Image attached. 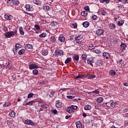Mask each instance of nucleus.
<instances>
[{"mask_svg":"<svg viewBox=\"0 0 128 128\" xmlns=\"http://www.w3.org/2000/svg\"><path fill=\"white\" fill-rule=\"evenodd\" d=\"M18 31H10V32H7L5 34L4 36L7 38H12V36H16V34H17Z\"/></svg>","mask_w":128,"mask_h":128,"instance_id":"1","label":"nucleus"},{"mask_svg":"<svg viewBox=\"0 0 128 128\" xmlns=\"http://www.w3.org/2000/svg\"><path fill=\"white\" fill-rule=\"evenodd\" d=\"M106 104V108H114V106H118V104L116 102H114L112 101H110L105 104Z\"/></svg>","mask_w":128,"mask_h":128,"instance_id":"2","label":"nucleus"},{"mask_svg":"<svg viewBox=\"0 0 128 128\" xmlns=\"http://www.w3.org/2000/svg\"><path fill=\"white\" fill-rule=\"evenodd\" d=\"M54 54V56H58L59 54L60 56H64V51L57 49L55 50Z\"/></svg>","mask_w":128,"mask_h":128,"instance_id":"3","label":"nucleus"},{"mask_svg":"<svg viewBox=\"0 0 128 128\" xmlns=\"http://www.w3.org/2000/svg\"><path fill=\"white\" fill-rule=\"evenodd\" d=\"M26 124H28V126H34V122L30 120L27 119L25 120Z\"/></svg>","mask_w":128,"mask_h":128,"instance_id":"4","label":"nucleus"},{"mask_svg":"<svg viewBox=\"0 0 128 128\" xmlns=\"http://www.w3.org/2000/svg\"><path fill=\"white\" fill-rule=\"evenodd\" d=\"M96 34L97 36H102L104 34V30L102 29H99L96 30Z\"/></svg>","mask_w":128,"mask_h":128,"instance_id":"5","label":"nucleus"},{"mask_svg":"<svg viewBox=\"0 0 128 128\" xmlns=\"http://www.w3.org/2000/svg\"><path fill=\"white\" fill-rule=\"evenodd\" d=\"M34 68H38V66L36 64H30L29 65V70H34Z\"/></svg>","mask_w":128,"mask_h":128,"instance_id":"6","label":"nucleus"},{"mask_svg":"<svg viewBox=\"0 0 128 128\" xmlns=\"http://www.w3.org/2000/svg\"><path fill=\"white\" fill-rule=\"evenodd\" d=\"M103 56L104 58L106 60H108L110 58V55L108 52H104L103 53Z\"/></svg>","mask_w":128,"mask_h":128,"instance_id":"7","label":"nucleus"},{"mask_svg":"<svg viewBox=\"0 0 128 128\" xmlns=\"http://www.w3.org/2000/svg\"><path fill=\"white\" fill-rule=\"evenodd\" d=\"M80 60V56H78V54H74V56H73V60L74 62H78V60Z\"/></svg>","mask_w":128,"mask_h":128,"instance_id":"8","label":"nucleus"},{"mask_svg":"<svg viewBox=\"0 0 128 128\" xmlns=\"http://www.w3.org/2000/svg\"><path fill=\"white\" fill-rule=\"evenodd\" d=\"M4 18L6 20H12L14 18V16H12V15H10V16L4 15Z\"/></svg>","mask_w":128,"mask_h":128,"instance_id":"9","label":"nucleus"},{"mask_svg":"<svg viewBox=\"0 0 128 128\" xmlns=\"http://www.w3.org/2000/svg\"><path fill=\"white\" fill-rule=\"evenodd\" d=\"M65 40H66V38H64V36L62 35L60 36L58 38V40H60V42H64Z\"/></svg>","mask_w":128,"mask_h":128,"instance_id":"10","label":"nucleus"},{"mask_svg":"<svg viewBox=\"0 0 128 128\" xmlns=\"http://www.w3.org/2000/svg\"><path fill=\"white\" fill-rule=\"evenodd\" d=\"M33 4H36L37 6H40L42 2L40 0H33Z\"/></svg>","mask_w":128,"mask_h":128,"instance_id":"11","label":"nucleus"},{"mask_svg":"<svg viewBox=\"0 0 128 128\" xmlns=\"http://www.w3.org/2000/svg\"><path fill=\"white\" fill-rule=\"evenodd\" d=\"M126 45L124 43H122L120 44V50L122 52H124V50H126Z\"/></svg>","mask_w":128,"mask_h":128,"instance_id":"12","label":"nucleus"},{"mask_svg":"<svg viewBox=\"0 0 128 128\" xmlns=\"http://www.w3.org/2000/svg\"><path fill=\"white\" fill-rule=\"evenodd\" d=\"M56 106L58 108H62V103L60 102H58L56 103Z\"/></svg>","mask_w":128,"mask_h":128,"instance_id":"13","label":"nucleus"},{"mask_svg":"<svg viewBox=\"0 0 128 128\" xmlns=\"http://www.w3.org/2000/svg\"><path fill=\"white\" fill-rule=\"evenodd\" d=\"M66 112H69V114H72L74 111L72 110V107L70 106L66 108Z\"/></svg>","mask_w":128,"mask_h":128,"instance_id":"14","label":"nucleus"},{"mask_svg":"<svg viewBox=\"0 0 128 128\" xmlns=\"http://www.w3.org/2000/svg\"><path fill=\"white\" fill-rule=\"evenodd\" d=\"M54 94H56V92L52 90L48 92V95L50 96V98H52L54 96Z\"/></svg>","mask_w":128,"mask_h":128,"instance_id":"15","label":"nucleus"},{"mask_svg":"<svg viewBox=\"0 0 128 128\" xmlns=\"http://www.w3.org/2000/svg\"><path fill=\"white\" fill-rule=\"evenodd\" d=\"M25 48L26 50H32V45L30 44H27L25 46Z\"/></svg>","mask_w":128,"mask_h":128,"instance_id":"16","label":"nucleus"},{"mask_svg":"<svg viewBox=\"0 0 128 128\" xmlns=\"http://www.w3.org/2000/svg\"><path fill=\"white\" fill-rule=\"evenodd\" d=\"M86 76V75H78L74 77V80H78V78H84Z\"/></svg>","mask_w":128,"mask_h":128,"instance_id":"17","label":"nucleus"},{"mask_svg":"<svg viewBox=\"0 0 128 128\" xmlns=\"http://www.w3.org/2000/svg\"><path fill=\"white\" fill-rule=\"evenodd\" d=\"M82 26L84 28H88V26H90V22H85L82 23Z\"/></svg>","mask_w":128,"mask_h":128,"instance_id":"18","label":"nucleus"},{"mask_svg":"<svg viewBox=\"0 0 128 128\" xmlns=\"http://www.w3.org/2000/svg\"><path fill=\"white\" fill-rule=\"evenodd\" d=\"M9 116L10 118H14V116H16V112L12 110L9 113Z\"/></svg>","mask_w":128,"mask_h":128,"instance_id":"19","label":"nucleus"},{"mask_svg":"<svg viewBox=\"0 0 128 128\" xmlns=\"http://www.w3.org/2000/svg\"><path fill=\"white\" fill-rule=\"evenodd\" d=\"M82 35L80 34L78 35V36L74 38L75 40H82Z\"/></svg>","mask_w":128,"mask_h":128,"instance_id":"20","label":"nucleus"},{"mask_svg":"<svg viewBox=\"0 0 128 128\" xmlns=\"http://www.w3.org/2000/svg\"><path fill=\"white\" fill-rule=\"evenodd\" d=\"M85 110H90V108H92V106L88 104L86 105V106L84 108Z\"/></svg>","mask_w":128,"mask_h":128,"instance_id":"21","label":"nucleus"},{"mask_svg":"<svg viewBox=\"0 0 128 128\" xmlns=\"http://www.w3.org/2000/svg\"><path fill=\"white\" fill-rule=\"evenodd\" d=\"M76 126L77 128H82V124H80V122H76Z\"/></svg>","mask_w":128,"mask_h":128,"instance_id":"22","label":"nucleus"},{"mask_svg":"<svg viewBox=\"0 0 128 128\" xmlns=\"http://www.w3.org/2000/svg\"><path fill=\"white\" fill-rule=\"evenodd\" d=\"M19 32H20V34H22V36H24V30H22V27L20 26L19 28Z\"/></svg>","mask_w":128,"mask_h":128,"instance_id":"23","label":"nucleus"},{"mask_svg":"<svg viewBox=\"0 0 128 128\" xmlns=\"http://www.w3.org/2000/svg\"><path fill=\"white\" fill-rule=\"evenodd\" d=\"M26 12H30V4H26L25 6Z\"/></svg>","mask_w":128,"mask_h":128,"instance_id":"24","label":"nucleus"},{"mask_svg":"<svg viewBox=\"0 0 128 128\" xmlns=\"http://www.w3.org/2000/svg\"><path fill=\"white\" fill-rule=\"evenodd\" d=\"M26 50L24 49H22L21 50H20L18 52V54L20 56H22V54H24V52Z\"/></svg>","mask_w":128,"mask_h":128,"instance_id":"25","label":"nucleus"},{"mask_svg":"<svg viewBox=\"0 0 128 128\" xmlns=\"http://www.w3.org/2000/svg\"><path fill=\"white\" fill-rule=\"evenodd\" d=\"M109 28L111 29V30H114V28H116V25L114 24H110L109 25Z\"/></svg>","mask_w":128,"mask_h":128,"instance_id":"26","label":"nucleus"},{"mask_svg":"<svg viewBox=\"0 0 128 128\" xmlns=\"http://www.w3.org/2000/svg\"><path fill=\"white\" fill-rule=\"evenodd\" d=\"M50 6H44L43 8V10H46V12H48V10H50Z\"/></svg>","mask_w":128,"mask_h":128,"instance_id":"27","label":"nucleus"},{"mask_svg":"<svg viewBox=\"0 0 128 128\" xmlns=\"http://www.w3.org/2000/svg\"><path fill=\"white\" fill-rule=\"evenodd\" d=\"M34 104V100H31L27 102L26 104V106H32V104Z\"/></svg>","mask_w":128,"mask_h":128,"instance_id":"28","label":"nucleus"},{"mask_svg":"<svg viewBox=\"0 0 128 128\" xmlns=\"http://www.w3.org/2000/svg\"><path fill=\"white\" fill-rule=\"evenodd\" d=\"M41 108H48V105L46 104H44L41 105Z\"/></svg>","mask_w":128,"mask_h":128,"instance_id":"29","label":"nucleus"},{"mask_svg":"<svg viewBox=\"0 0 128 128\" xmlns=\"http://www.w3.org/2000/svg\"><path fill=\"white\" fill-rule=\"evenodd\" d=\"M81 16H88V12L86 11L81 12Z\"/></svg>","mask_w":128,"mask_h":128,"instance_id":"30","label":"nucleus"},{"mask_svg":"<svg viewBox=\"0 0 128 128\" xmlns=\"http://www.w3.org/2000/svg\"><path fill=\"white\" fill-rule=\"evenodd\" d=\"M72 62V58H66V60H65L64 64H68L69 62Z\"/></svg>","mask_w":128,"mask_h":128,"instance_id":"31","label":"nucleus"},{"mask_svg":"<svg viewBox=\"0 0 128 128\" xmlns=\"http://www.w3.org/2000/svg\"><path fill=\"white\" fill-rule=\"evenodd\" d=\"M96 101L98 102H104V98H98L97 100H96Z\"/></svg>","mask_w":128,"mask_h":128,"instance_id":"32","label":"nucleus"},{"mask_svg":"<svg viewBox=\"0 0 128 128\" xmlns=\"http://www.w3.org/2000/svg\"><path fill=\"white\" fill-rule=\"evenodd\" d=\"M50 40L52 42H56V38L54 36H52Z\"/></svg>","mask_w":128,"mask_h":128,"instance_id":"33","label":"nucleus"},{"mask_svg":"<svg viewBox=\"0 0 128 128\" xmlns=\"http://www.w3.org/2000/svg\"><path fill=\"white\" fill-rule=\"evenodd\" d=\"M87 62L88 64H90V66H94V65L92 64V61L90 60V59H88L87 60Z\"/></svg>","mask_w":128,"mask_h":128,"instance_id":"34","label":"nucleus"},{"mask_svg":"<svg viewBox=\"0 0 128 128\" xmlns=\"http://www.w3.org/2000/svg\"><path fill=\"white\" fill-rule=\"evenodd\" d=\"M21 46H20V44H16L15 45L16 50H18V48H20Z\"/></svg>","mask_w":128,"mask_h":128,"instance_id":"35","label":"nucleus"},{"mask_svg":"<svg viewBox=\"0 0 128 128\" xmlns=\"http://www.w3.org/2000/svg\"><path fill=\"white\" fill-rule=\"evenodd\" d=\"M40 38H46V34L43 32L39 36Z\"/></svg>","mask_w":128,"mask_h":128,"instance_id":"36","label":"nucleus"},{"mask_svg":"<svg viewBox=\"0 0 128 128\" xmlns=\"http://www.w3.org/2000/svg\"><path fill=\"white\" fill-rule=\"evenodd\" d=\"M12 4H15L16 6H18L20 2L18 0H13Z\"/></svg>","mask_w":128,"mask_h":128,"instance_id":"37","label":"nucleus"},{"mask_svg":"<svg viewBox=\"0 0 128 128\" xmlns=\"http://www.w3.org/2000/svg\"><path fill=\"white\" fill-rule=\"evenodd\" d=\"M109 74L110 76H114L116 74V72L114 70H112L110 72Z\"/></svg>","mask_w":128,"mask_h":128,"instance_id":"38","label":"nucleus"},{"mask_svg":"<svg viewBox=\"0 0 128 128\" xmlns=\"http://www.w3.org/2000/svg\"><path fill=\"white\" fill-rule=\"evenodd\" d=\"M32 96H34V94L30 92L28 95V98H32Z\"/></svg>","mask_w":128,"mask_h":128,"instance_id":"39","label":"nucleus"},{"mask_svg":"<svg viewBox=\"0 0 128 128\" xmlns=\"http://www.w3.org/2000/svg\"><path fill=\"white\" fill-rule=\"evenodd\" d=\"M32 74H34L35 76L38 74V71L36 70H32Z\"/></svg>","mask_w":128,"mask_h":128,"instance_id":"40","label":"nucleus"},{"mask_svg":"<svg viewBox=\"0 0 128 128\" xmlns=\"http://www.w3.org/2000/svg\"><path fill=\"white\" fill-rule=\"evenodd\" d=\"M70 107L71 108L72 110H76L78 109V106H70Z\"/></svg>","mask_w":128,"mask_h":128,"instance_id":"41","label":"nucleus"},{"mask_svg":"<svg viewBox=\"0 0 128 128\" xmlns=\"http://www.w3.org/2000/svg\"><path fill=\"white\" fill-rule=\"evenodd\" d=\"M101 14L102 16H106V10H101Z\"/></svg>","mask_w":128,"mask_h":128,"instance_id":"42","label":"nucleus"},{"mask_svg":"<svg viewBox=\"0 0 128 128\" xmlns=\"http://www.w3.org/2000/svg\"><path fill=\"white\" fill-rule=\"evenodd\" d=\"M118 26H122V24H124V21L122 20H120L118 22Z\"/></svg>","mask_w":128,"mask_h":128,"instance_id":"43","label":"nucleus"},{"mask_svg":"<svg viewBox=\"0 0 128 128\" xmlns=\"http://www.w3.org/2000/svg\"><path fill=\"white\" fill-rule=\"evenodd\" d=\"M34 26H35V28L36 30H40V25H38V24H35Z\"/></svg>","mask_w":128,"mask_h":128,"instance_id":"44","label":"nucleus"},{"mask_svg":"<svg viewBox=\"0 0 128 128\" xmlns=\"http://www.w3.org/2000/svg\"><path fill=\"white\" fill-rule=\"evenodd\" d=\"M4 106H10V102H6L4 104Z\"/></svg>","mask_w":128,"mask_h":128,"instance_id":"45","label":"nucleus"},{"mask_svg":"<svg viewBox=\"0 0 128 128\" xmlns=\"http://www.w3.org/2000/svg\"><path fill=\"white\" fill-rule=\"evenodd\" d=\"M48 52L47 50H44L42 52V54H43V56H48Z\"/></svg>","mask_w":128,"mask_h":128,"instance_id":"46","label":"nucleus"},{"mask_svg":"<svg viewBox=\"0 0 128 128\" xmlns=\"http://www.w3.org/2000/svg\"><path fill=\"white\" fill-rule=\"evenodd\" d=\"M96 78V76L95 75H90L88 77V79L89 80H94V78Z\"/></svg>","mask_w":128,"mask_h":128,"instance_id":"47","label":"nucleus"},{"mask_svg":"<svg viewBox=\"0 0 128 128\" xmlns=\"http://www.w3.org/2000/svg\"><path fill=\"white\" fill-rule=\"evenodd\" d=\"M82 58L84 60H86V54H82Z\"/></svg>","mask_w":128,"mask_h":128,"instance_id":"48","label":"nucleus"},{"mask_svg":"<svg viewBox=\"0 0 128 128\" xmlns=\"http://www.w3.org/2000/svg\"><path fill=\"white\" fill-rule=\"evenodd\" d=\"M67 98H69V99H72V98H74V96H67Z\"/></svg>","mask_w":128,"mask_h":128,"instance_id":"49","label":"nucleus"},{"mask_svg":"<svg viewBox=\"0 0 128 128\" xmlns=\"http://www.w3.org/2000/svg\"><path fill=\"white\" fill-rule=\"evenodd\" d=\"M94 52L96 54H102V52L100 50H94Z\"/></svg>","mask_w":128,"mask_h":128,"instance_id":"50","label":"nucleus"},{"mask_svg":"<svg viewBox=\"0 0 128 128\" xmlns=\"http://www.w3.org/2000/svg\"><path fill=\"white\" fill-rule=\"evenodd\" d=\"M94 47L92 45H91L88 46V50H94Z\"/></svg>","mask_w":128,"mask_h":128,"instance_id":"51","label":"nucleus"},{"mask_svg":"<svg viewBox=\"0 0 128 128\" xmlns=\"http://www.w3.org/2000/svg\"><path fill=\"white\" fill-rule=\"evenodd\" d=\"M92 19L94 20H98V16H96V15H94L92 16Z\"/></svg>","mask_w":128,"mask_h":128,"instance_id":"52","label":"nucleus"},{"mask_svg":"<svg viewBox=\"0 0 128 128\" xmlns=\"http://www.w3.org/2000/svg\"><path fill=\"white\" fill-rule=\"evenodd\" d=\"M123 112H126L127 114H128V108H125L123 110Z\"/></svg>","mask_w":128,"mask_h":128,"instance_id":"53","label":"nucleus"},{"mask_svg":"<svg viewBox=\"0 0 128 128\" xmlns=\"http://www.w3.org/2000/svg\"><path fill=\"white\" fill-rule=\"evenodd\" d=\"M84 10L87 12H90V7L88 6H86L84 7Z\"/></svg>","mask_w":128,"mask_h":128,"instance_id":"54","label":"nucleus"},{"mask_svg":"<svg viewBox=\"0 0 128 128\" xmlns=\"http://www.w3.org/2000/svg\"><path fill=\"white\" fill-rule=\"evenodd\" d=\"M14 0H8L7 2L8 4H12Z\"/></svg>","mask_w":128,"mask_h":128,"instance_id":"55","label":"nucleus"},{"mask_svg":"<svg viewBox=\"0 0 128 128\" xmlns=\"http://www.w3.org/2000/svg\"><path fill=\"white\" fill-rule=\"evenodd\" d=\"M8 27L4 26V28H3V30L4 32H6V30H8Z\"/></svg>","mask_w":128,"mask_h":128,"instance_id":"56","label":"nucleus"},{"mask_svg":"<svg viewBox=\"0 0 128 128\" xmlns=\"http://www.w3.org/2000/svg\"><path fill=\"white\" fill-rule=\"evenodd\" d=\"M52 24L54 26H58V22H53Z\"/></svg>","mask_w":128,"mask_h":128,"instance_id":"57","label":"nucleus"},{"mask_svg":"<svg viewBox=\"0 0 128 128\" xmlns=\"http://www.w3.org/2000/svg\"><path fill=\"white\" fill-rule=\"evenodd\" d=\"M52 112H54V114H56V112H58V111L56 110H52Z\"/></svg>","mask_w":128,"mask_h":128,"instance_id":"58","label":"nucleus"},{"mask_svg":"<svg viewBox=\"0 0 128 128\" xmlns=\"http://www.w3.org/2000/svg\"><path fill=\"white\" fill-rule=\"evenodd\" d=\"M93 92H94V94H100V92H98V91L97 90H96L94 91Z\"/></svg>","mask_w":128,"mask_h":128,"instance_id":"59","label":"nucleus"},{"mask_svg":"<svg viewBox=\"0 0 128 128\" xmlns=\"http://www.w3.org/2000/svg\"><path fill=\"white\" fill-rule=\"evenodd\" d=\"M73 26H74V28H78V25H76V24H73Z\"/></svg>","mask_w":128,"mask_h":128,"instance_id":"60","label":"nucleus"},{"mask_svg":"<svg viewBox=\"0 0 128 128\" xmlns=\"http://www.w3.org/2000/svg\"><path fill=\"white\" fill-rule=\"evenodd\" d=\"M70 116H66V117H65V118L66 120H68V118H70Z\"/></svg>","mask_w":128,"mask_h":128,"instance_id":"61","label":"nucleus"},{"mask_svg":"<svg viewBox=\"0 0 128 128\" xmlns=\"http://www.w3.org/2000/svg\"><path fill=\"white\" fill-rule=\"evenodd\" d=\"M98 64H102V60H98Z\"/></svg>","mask_w":128,"mask_h":128,"instance_id":"62","label":"nucleus"},{"mask_svg":"<svg viewBox=\"0 0 128 128\" xmlns=\"http://www.w3.org/2000/svg\"><path fill=\"white\" fill-rule=\"evenodd\" d=\"M122 62V60L120 59L119 60L117 61V64H118L119 62Z\"/></svg>","mask_w":128,"mask_h":128,"instance_id":"63","label":"nucleus"},{"mask_svg":"<svg viewBox=\"0 0 128 128\" xmlns=\"http://www.w3.org/2000/svg\"><path fill=\"white\" fill-rule=\"evenodd\" d=\"M82 116H84V118H86V113H83Z\"/></svg>","mask_w":128,"mask_h":128,"instance_id":"64","label":"nucleus"}]
</instances>
